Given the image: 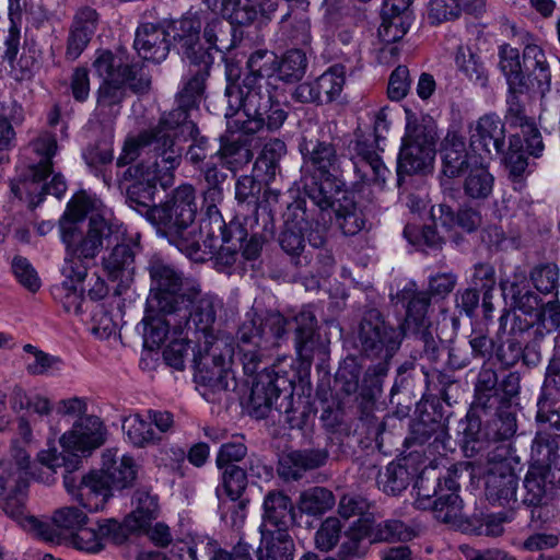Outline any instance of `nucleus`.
Wrapping results in <instances>:
<instances>
[{
    "mask_svg": "<svg viewBox=\"0 0 560 560\" xmlns=\"http://www.w3.org/2000/svg\"><path fill=\"white\" fill-rule=\"evenodd\" d=\"M290 329L294 330L296 353L303 363L311 364L316 354H325L326 347L316 332V316L310 307H303L290 319L278 312L264 317L248 312L236 334L237 358L244 373L255 374L262 361V349L278 345Z\"/></svg>",
    "mask_w": 560,
    "mask_h": 560,
    "instance_id": "f257e3e1",
    "label": "nucleus"
},
{
    "mask_svg": "<svg viewBox=\"0 0 560 560\" xmlns=\"http://www.w3.org/2000/svg\"><path fill=\"white\" fill-rule=\"evenodd\" d=\"M197 203L195 188L190 184L178 186L164 202L154 205L148 213V222L156 234L167 240L178 250L192 259H202L201 238L207 232L205 219L200 225L195 222Z\"/></svg>",
    "mask_w": 560,
    "mask_h": 560,
    "instance_id": "f03ea898",
    "label": "nucleus"
},
{
    "mask_svg": "<svg viewBox=\"0 0 560 560\" xmlns=\"http://www.w3.org/2000/svg\"><path fill=\"white\" fill-rule=\"evenodd\" d=\"M521 376L509 372L499 378L495 370L481 366L474 387V409L493 417L485 425V438L492 442H510L517 430L513 400L521 389Z\"/></svg>",
    "mask_w": 560,
    "mask_h": 560,
    "instance_id": "7ed1b4c3",
    "label": "nucleus"
},
{
    "mask_svg": "<svg viewBox=\"0 0 560 560\" xmlns=\"http://www.w3.org/2000/svg\"><path fill=\"white\" fill-rule=\"evenodd\" d=\"M191 106H177L163 115L159 125L140 133L138 138L127 140L122 152L117 159V166L122 167L142 154L156 153L162 156L164 167L175 170L182 161V148L176 145L175 138L184 133L197 132V126L189 119Z\"/></svg>",
    "mask_w": 560,
    "mask_h": 560,
    "instance_id": "20e7f679",
    "label": "nucleus"
},
{
    "mask_svg": "<svg viewBox=\"0 0 560 560\" xmlns=\"http://www.w3.org/2000/svg\"><path fill=\"white\" fill-rule=\"evenodd\" d=\"M105 440L106 428L98 417L85 416L77 419L72 428L59 439L63 452H58L56 446L38 452L37 462L48 471L35 474V478L47 486L55 483L58 469L63 468L68 472L77 471L82 464L79 453L90 454L102 446Z\"/></svg>",
    "mask_w": 560,
    "mask_h": 560,
    "instance_id": "39448f33",
    "label": "nucleus"
},
{
    "mask_svg": "<svg viewBox=\"0 0 560 560\" xmlns=\"http://www.w3.org/2000/svg\"><path fill=\"white\" fill-rule=\"evenodd\" d=\"M59 236L65 247L61 275L65 278L85 279L89 261L103 249L104 241L112 234L108 222L100 215H93L89 222L59 220Z\"/></svg>",
    "mask_w": 560,
    "mask_h": 560,
    "instance_id": "423d86ee",
    "label": "nucleus"
},
{
    "mask_svg": "<svg viewBox=\"0 0 560 560\" xmlns=\"http://www.w3.org/2000/svg\"><path fill=\"white\" fill-rule=\"evenodd\" d=\"M405 135L397 158V184L405 176L418 174L431 166L435 156L436 124L429 115L417 116L407 110Z\"/></svg>",
    "mask_w": 560,
    "mask_h": 560,
    "instance_id": "0eeeda50",
    "label": "nucleus"
},
{
    "mask_svg": "<svg viewBox=\"0 0 560 560\" xmlns=\"http://www.w3.org/2000/svg\"><path fill=\"white\" fill-rule=\"evenodd\" d=\"M173 171L164 167L162 156L156 153L129 166L120 179L121 185L131 182L125 187L128 206L148 219V213L153 208L156 184L168 186L173 179Z\"/></svg>",
    "mask_w": 560,
    "mask_h": 560,
    "instance_id": "6e6552de",
    "label": "nucleus"
},
{
    "mask_svg": "<svg viewBox=\"0 0 560 560\" xmlns=\"http://www.w3.org/2000/svg\"><path fill=\"white\" fill-rule=\"evenodd\" d=\"M298 148L302 168L310 176L340 173L341 155L336 143L324 132L323 125L312 120L303 122Z\"/></svg>",
    "mask_w": 560,
    "mask_h": 560,
    "instance_id": "1a4fd4ad",
    "label": "nucleus"
},
{
    "mask_svg": "<svg viewBox=\"0 0 560 560\" xmlns=\"http://www.w3.org/2000/svg\"><path fill=\"white\" fill-rule=\"evenodd\" d=\"M183 330L196 335L199 348L213 345L223 340L213 332L217 319L215 299L208 294H201L196 287L187 289V294L174 306Z\"/></svg>",
    "mask_w": 560,
    "mask_h": 560,
    "instance_id": "9d476101",
    "label": "nucleus"
},
{
    "mask_svg": "<svg viewBox=\"0 0 560 560\" xmlns=\"http://www.w3.org/2000/svg\"><path fill=\"white\" fill-rule=\"evenodd\" d=\"M405 335L404 326L390 325L378 310L371 308L360 320L357 340L365 357L390 360L400 348Z\"/></svg>",
    "mask_w": 560,
    "mask_h": 560,
    "instance_id": "9b49d317",
    "label": "nucleus"
},
{
    "mask_svg": "<svg viewBox=\"0 0 560 560\" xmlns=\"http://www.w3.org/2000/svg\"><path fill=\"white\" fill-rule=\"evenodd\" d=\"M203 350L205 354L199 350L192 357L196 383L213 394L226 392L231 384L235 387V377L231 370L234 350L228 340L203 346Z\"/></svg>",
    "mask_w": 560,
    "mask_h": 560,
    "instance_id": "f8f14e48",
    "label": "nucleus"
},
{
    "mask_svg": "<svg viewBox=\"0 0 560 560\" xmlns=\"http://www.w3.org/2000/svg\"><path fill=\"white\" fill-rule=\"evenodd\" d=\"M21 49V25L0 24V58L18 82L31 80L42 67V50L35 43H25Z\"/></svg>",
    "mask_w": 560,
    "mask_h": 560,
    "instance_id": "ddd939ff",
    "label": "nucleus"
},
{
    "mask_svg": "<svg viewBox=\"0 0 560 560\" xmlns=\"http://www.w3.org/2000/svg\"><path fill=\"white\" fill-rule=\"evenodd\" d=\"M244 90H246L244 81L241 85L229 84L226 86L228 109L224 116L226 118L238 116L234 122L237 129L245 133H256L264 128L269 131L278 130L288 116L282 105L276 104L271 108L267 107L252 113L247 109V93Z\"/></svg>",
    "mask_w": 560,
    "mask_h": 560,
    "instance_id": "4468645a",
    "label": "nucleus"
},
{
    "mask_svg": "<svg viewBox=\"0 0 560 560\" xmlns=\"http://www.w3.org/2000/svg\"><path fill=\"white\" fill-rule=\"evenodd\" d=\"M278 56L267 49L254 51L248 60V73L244 77V90L247 93V109L257 113L258 109L271 108L279 102L273 101L269 89L270 79L278 77Z\"/></svg>",
    "mask_w": 560,
    "mask_h": 560,
    "instance_id": "2eb2a0df",
    "label": "nucleus"
},
{
    "mask_svg": "<svg viewBox=\"0 0 560 560\" xmlns=\"http://www.w3.org/2000/svg\"><path fill=\"white\" fill-rule=\"evenodd\" d=\"M150 279L149 307L171 310L187 294L183 275L160 257L153 256L147 267Z\"/></svg>",
    "mask_w": 560,
    "mask_h": 560,
    "instance_id": "dca6fc26",
    "label": "nucleus"
},
{
    "mask_svg": "<svg viewBox=\"0 0 560 560\" xmlns=\"http://www.w3.org/2000/svg\"><path fill=\"white\" fill-rule=\"evenodd\" d=\"M428 479L421 475L417 482L418 498L416 504L419 509H432L434 517L443 523H454L462 512V500L457 493L458 485L454 478L447 477L442 486L440 478H435L436 486H433L432 499L428 487L424 485Z\"/></svg>",
    "mask_w": 560,
    "mask_h": 560,
    "instance_id": "f3484780",
    "label": "nucleus"
},
{
    "mask_svg": "<svg viewBox=\"0 0 560 560\" xmlns=\"http://www.w3.org/2000/svg\"><path fill=\"white\" fill-rule=\"evenodd\" d=\"M30 150L35 154L36 163L30 165L27 178L33 184H40L44 194L60 198L66 189V180L61 174H55L50 182L46 179L52 174V158L57 153L58 144L55 135L49 131L40 132L31 143Z\"/></svg>",
    "mask_w": 560,
    "mask_h": 560,
    "instance_id": "a211bd4d",
    "label": "nucleus"
},
{
    "mask_svg": "<svg viewBox=\"0 0 560 560\" xmlns=\"http://www.w3.org/2000/svg\"><path fill=\"white\" fill-rule=\"evenodd\" d=\"M413 530L399 520H387L375 524L371 518L357 520L346 533L342 550L348 555H358L359 545L363 538H370L371 542L410 540Z\"/></svg>",
    "mask_w": 560,
    "mask_h": 560,
    "instance_id": "6ab92c4d",
    "label": "nucleus"
},
{
    "mask_svg": "<svg viewBox=\"0 0 560 560\" xmlns=\"http://www.w3.org/2000/svg\"><path fill=\"white\" fill-rule=\"evenodd\" d=\"M63 486L90 512L103 510L114 490L101 470H92L79 479L73 472L63 469Z\"/></svg>",
    "mask_w": 560,
    "mask_h": 560,
    "instance_id": "aec40b11",
    "label": "nucleus"
},
{
    "mask_svg": "<svg viewBox=\"0 0 560 560\" xmlns=\"http://www.w3.org/2000/svg\"><path fill=\"white\" fill-rule=\"evenodd\" d=\"M200 177L203 179L206 187L203 189V202L206 206L205 226H209L210 236L217 237L222 235V229L226 228V223L218 209V205L223 201V185L228 179V174L223 171L221 163L208 161L207 164L198 168Z\"/></svg>",
    "mask_w": 560,
    "mask_h": 560,
    "instance_id": "412c9836",
    "label": "nucleus"
},
{
    "mask_svg": "<svg viewBox=\"0 0 560 560\" xmlns=\"http://www.w3.org/2000/svg\"><path fill=\"white\" fill-rule=\"evenodd\" d=\"M529 328L514 312L504 308L499 317L493 355L503 366L515 365L523 357V334Z\"/></svg>",
    "mask_w": 560,
    "mask_h": 560,
    "instance_id": "4be33fe9",
    "label": "nucleus"
},
{
    "mask_svg": "<svg viewBox=\"0 0 560 560\" xmlns=\"http://www.w3.org/2000/svg\"><path fill=\"white\" fill-rule=\"evenodd\" d=\"M30 469L31 455L25 448V442H13L10 455L8 457H0V498L8 490H15L18 492L27 490L28 476L38 481L34 475L48 471L43 465L32 471Z\"/></svg>",
    "mask_w": 560,
    "mask_h": 560,
    "instance_id": "5701e85b",
    "label": "nucleus"
},
{
    "mask_svg": "<svg viewBox=\"0 0 560 560\" xmlns=\"http://www.w3.org/2000/svg\"><path fill=\"white\" fill-rule=\"evenodd\" d=\"M350 152L357 177L354 187L359 189L360 185H368L383 189L392 173L375 151L374 144L357 139Z\"/></svg>",
    "mask_w": 560,
    "mask_h": 560,
    "instance_id": "b1692460",
    "label": "nucleus"
},
{
    "mask_svg": "<svg viewBox=\"0 0 560 560\" xmlns=\"http://www.w3.org/2000/svg\"><path fill=\"white\" fill-rule=\"evenodd\" d=\"M308 225L306 209L303 201L290 205L284 213V224L278 236L281 249L292 258L295 266H303L310 262L304 253V231Z\"/></svg>",
    "mask_w": 560,
    "mask_h": 560,
    "instance_id": "393cba45",
    "label": "nucleus"
},
{
    "mask_svg": "<svg viewBox=\"0 0 560 560\" xmlns=\"http://www.w3.org/2000/svg\"><path fill=\"white\" fill-rule=\"evenodd\" d=\"M25 498L26 490L19 492L15 490H8L0 503V506L4 514L15 521L23 529L32 533L46 542L59 544L60 534L48 523V521L39 520L26 513Z\"/></svg>",
    "mask_w": 560,
    "mask_h": 560,
    "instance_id": "a878e982",
    "label": "nucleus"
},
{
    "mask_svg": "<svg viewBox=\"0 0 560 560\" xmlns=\"http://www.w3.org/2000/svg\"><path fill=\"white\" fill-rule=\"evenodd\" d=\"M522 58L524 86L518 91H529L533 95L545 97L551 89V69L545 50L536 44H528L523 49Z\"/></svg>",
    "mask_w": 560,
    "mask_h": 560,
    "instance_id": "bb28decb",
    "label": "nucleus"
},
{
    "mask_svg": "<svg viewBox=\"0 0 560 560\" xmlns=\"http://www.w3.org/2000/svg\"><path fill=\"white\" fill-rule=\"evenodd\" d=\"M207 3L231 24L241 26L250 25L259 15L269 19L278 8V0H207Z\"/></svg>",
    "mask_w": 560,
    "mask_h": 560,
    "instance_id": "cd10ccee",
    "label": "nucleus"
},
{
    "mask_svg": "<svg viewBox=\"0 0 560 560\" xmlns=\"http://www.w3.org/2000/svg\"><path fill=\"white\" fill-rule=\"evenodd\" d=\"M173 46L185 62L199 60L201 52L211 55L200 43L201 21L196 15H184L165 25Z\"/></svg>",
    "mask_w": 560,
    "mask_h": 560,
    "instance_id": "c85d7f7f",
    "label": "nucleus"
},
{
    "mask_svg": "<svg viewBox=\"0 0 560 560\" xmlns=\"http://www.w3.org/2000/svg\"><path fill=\"white\" fill-rule=\"evenodd\" d=\"M470 148L477 159L482 154H503L505 152V128L495 114L481 116L470 131Z\"/></svg>",
    "mask_w": 560,
    "mask_h": 560,
    "instance_id": "c756f323",
    "label": "nucleus"
},
{
    "mask_svg": "<svg viewBox=\"0 0 560 560\" xmlns=\"http://www.w3.org/2000/svg\"><path fill=\"white\" fill-rule=\"evenodd\" d=\"M140 327H142L144 347L150 350L160 348L171 330L175 336L184 334L174 307L161 310L160 307H149L147 305L144 316L138 325V329Z\"/></svg>",
    "mask_w": 560,
    "mask_h": 560,
    "instance_id": "7c9ffc66",
    "label": "nucleus"
},
{
    "mask_svg": "<svg viewBox=\"0 0 560 560\" xmlns=\"http://www.w3.org/2000/svg\"><path fill=\"white\" fill-rule=\"evenodd\" d=\"M100 15L91 7L77 10L69 27L65 57L69 61L77 60L86 49L97 30Z\"/></svg>",
    "mask_w": 560,
    "mask_h": 560,
    "instance_id": "2f4dec72",
    "label": "nucleus"
},
{
    "mask_svg": "<svg viewBox=\"0 0 560 560\" xmlns=\"http://www.w3.org/2000/svg\"><path fill=\"white\" fill-rule=\"evenodd\" d=\"M206 234L201 238V250L203 254H217L218 258L225 265H233L238 255V247L236 243H242L246 240L248 231L240 224V221L232 220L226 228L222 229V235L217 237L210 236L209 226Z\"/></svg>",
    "mask_w": 560,
    "mask_h": 560,
    "instance_id": "473e14b6",
    "label": "nucleus"
},
{
    "mask_svg": "<svg viewBox=\"0 0 560 560\" xmlns=\"http://www.w3.org/2000/svg\"><path fill=\"white\" fill-rule=\"evenodd\" d=\"M293 523L294 506L291 499L281 491L267 493L264 500L262 524L260 525L262 537L272 533L285 535Z\"/></svg>",
    "mask_w": 560,
    "mask_h": 560,
    "instance_id": "72a5a7b5",
    "label": "nucleus"
},
{
    "mask_svg": "<svg viewBox=\"0 0 560 560\" xmlns=\"http://www.w3.org/2000/svg\"><path fill=\"white\" fill-rule=\"evenodd\" d=\"M281 384H285V377H280L273 370L264 369L257 374L250 390V413L257 419L268 416L273 404L280 397Z\"/></svg>",
    "mask_w": 560,
    "mask_h": 560,
    "instance_id": "f704fd0d",
    "label": "nucleus"
},
{
    "mask_svg": "<svg viewBox=\"0 0 560 560\" xmlns=\"http://www.w3.org/2000/svg\"><path fill=\"white\" fill-rule=\"evenodd\" d=\"M168 37L165 25L144 23L137 28L133 47L142 59L160 63L170 52Z\"/></svg>",
    "mask_w": 560,
    "mask_h": 560,
    "instance_id": "c9c22d12",
    "label": "nucleus"
},
{
    "mask_svg": "<svg viewBox=\"0 0 560 560\" xmlns=\"http://www.w3.org/2000/svg\"><path fill=\"white\" fill-rule=\"evenodd\" d=\"M139 466L130 455H119L118 450L107 448L102 454L101 471L114 490H124L133 486Z\"/></svg>",
    "mask_w": 560,
    "mask_h": 560,
    "instance_id": "e433bc0d",
    "label": "nucleus"
},
{
    "mask_svg": "<svg viewBox=\"0 0 560 560\" xmlns=\"http://www.w3.org/2000/svg\"><path fill=\"white\" fill-rule=\"evenodd\" d=\"M328 452L322 448L292 451L279 459L278 474L285 480H299L308 470L317 469L326 464Z\"/></svg>",
    "mask_w": 560,
    "mask_h": 560,
    "instance_id": "4c0bfd02",
    "label": "nucleus"
},
{
    "mask_svg": "<svg viewBox=\"0 0 560 560\" xmlns=\"http://www.w3.org/2000/svg\"><path fill=\"white\" fill-rule=\"evenodd\" d=\"M486 471L485 495L492 505L511 506L517 502L518 476L513 468Z\"/></svg>",
    "mask_w": 560,
    "mask_h": 560,
    "instance_id": "58836bf2",
    "label": "nucleus"
},
{
    "mask_svg": "<svg viewBox=\"0 0 560 560\" xmlns=\"http://www.w3.org/2000/svg\"><path fill=\"white\" fill-rule=\"evenodd\" d=\"M212 62V55H205L203 52L199 56V60L187 62L188 72L184 79L183 88L177 94L176 104L198 107Z\"/></svg>",
    "mask_w": 560,
    "mask_h": 560,
    "instance_id": "ea45409f",
    "label": "nucleus"
},
{
    "mask_svg": "<svg viewBox=\"0 0 560 560\" xmlns=\"http://www.w3.org/2000/svg\"><path fill=\"white\" fill-rule=\"evenodd\" d=\"M311 177L312 183L305 187L306 195L323 212L336 208L342 195L349 194L339 173Z\"/></svg>",
    "mask_w": 560,
    "mask_h": 560,
    "instance_id": "a19ab883",
    "label": "nucleus"
},
{
    "mask_svg": "<svg viewBox=\"0 0 560 560\" xmlns=\"http://www.w3.org/2000/svg\"><path fill=\"white\" fill-rule=\"evenodd\" d=\"M219 469L221 470L222 483L221 487L217 488V495L221 498L222 492H224L232 501L240 499L245 491L247 476L260 478L262 471H267L265 465H261L259 460L254 463L252 458L245 463V468L237 465H228Z\"/></svg>",
    "mask_w": 560,
    "mask_h": 560,
    "instance_id": "79ce46f5",
    "label": "nucleus"
},
{
    "mask_svg": "<svg viewBox=\"0 0 560 560\" xmlns=\"http://www.w3.org/2000/svg\"><path fill=\"white\" fill-rule=\"evenodd\" d=\"M442 172L448 178L458 177L471 166V155L466 149L465 138L457 131H448L441 148Z\"/></svg>",
    "mask_w": 560,
    "mask_h": 560,
    "instance_id": "37998d69",
    "label": "nucleus"
},
{
    "mask_svg": "<svg viewBox=\"0 0 560 560\" xmlns=\"http://www.w3.org/2000/svg\"><path fill=\"white\" fill-rule=\"evenodd\" d=\"M555 488V472L551 468L530 466L524 479L525 494L522 502L527 506L542 505Z\"/></svg>",
    "mask_w": 560,
    "mask_h": 560,
    "instance_id": "c03bdc74",
    "label": "nucleus"
},
{
    "mask_svg": "<svg viewBox=\"0 0 560 560\" xmlns=\"http://www.w3.org/2000/svg\"><path fill=\"white\" fill-rule=\"evenodd\" d=\"M241 131L237 136L220 138L218 161L222 167L237 172L253 159L252 144L248 136Z\"/></svg>",
    "mask_w": 560,
    "mask_h": 560,
    "instance_id": "a18cd8bd",
    "label": "nucleus"
},
{
    "mask_svg": "<svg viewBox=\"0 0 560 560\" xmlns=\"http://www.w3.org/2000/svg\"><path fill=\"white\" fill-rule=\"evenodd\" d=\"M395 299L407 307L405 322L400 325L404 326L405 332L406 326L409 327L411 323L417 329L427 326V313L431 303L428 292L417 291L416 284L410 282L397 292Z\"/></svg>",
    "mask_w": 560,
    "mask_h": 560,
    "instance_id": "49530a36",
    "label": "nucleus"
},
{
    "mask_svg": "<svg viewBox=\"0 0 560 560\" xmlns=\"http://www.w3.org/2000/svg\"><path fill=\"white\" fill-rule=\"evenodd\" d=\"M137 245L127 243L117 244L103 257L102 264L105 272L112 280L129 281L135 272Z\"/></svg>",
    "mask_w": 560,
    "mask_h": 560,
    "instance_id": "de8ad7c7",
    "label": "nucleus"
},
{
    "mask_svg": "<svg viewBox=\"0 0 560 560\" xmlns=\"http://www.w3.org/2000/svg\"><path fill=\"white\" fill-rule=\"evenodd\" d=\"M277 42L283 47H308L312 43L310 19L302 13L283 16L277 32Z\"/></svg>",
    "mask_w": 560,
    "mask_h": 560,
    "instance_id": "09e8293b",
    "label": "nucleus"
},
{
    "mask_svg": "<svg viewBox=\"0 0 560 560\" xmlns=\"http://www.w3.org/2000/svg\"><path fill=\"white\" fill-rule=\"evenodd\" d=\"M332 210L336 223L345 235L353 236L364 229L366 217L350 194H343Z\"/></svg>",
    "mask_w": 560,
    "mask_h": 560,
    "instance_id": "8fccbe9b",
    "label": "nucleus"
},
{
    "mask_svg": "<svg viewBox=\"0 0 560 560\" xmlns=\"http://www.w3.org/2000/svg\"><path fill=\"white\" fill-rule=\"evenodd\" d=\"M464 182L465 195L475 200L487 199L493 190L494 177L477 155H471V166Z\"/></svg>",
    "mask_w": 560,
    "mask_h": 560,
    "instance_id": "3c124183",
    "label": "nucleus"
},
{
    "mask_svg": "<svg viewBox=\"0 0 560 560\" xmlns=\"http://www.w3.org/2000/svg\"><path fill=\"white\" fill-rule=\"evenodd\" d=\"M478 412L480 410L474 409V402L471 404V411L467 413L464 420L459 422V432L462 433V448L466 457H478L483 450V441L481 438L485 436V428L481 425V418Z\"/></svg>",
    "mask_w": 560,
    "mask_h": 560,
    "instance_id": "603ef678",
    "label": "nucleus"
},
{
    "mask_svg": "<svg viewBox=\"0 0 560 560\" xmlns=\"http://www.w3.org/2000/svg\"><path fill=\"white\" fill-rule=\"evenodd\" d=\"M135 510L127 516V524L139 525L145 530L159 512L158 497L148 488H139L133 494Z\"/></svg>",
    "mask_w": 560,
    "mask_h": 560,
    "instance_id": "864d4df0",
    "label": "nucleus"
},
{
    "mask_svg": "<svg viewBox=\"0 0 560 560\" xmlns=\"http://www.w3.org/2000/svg\"><path fill=\"white\" fill-rule=\"evenodd\" d=\"M480 456L477 462L481 464V458L485 456L486 458V471H502L503 467L513 468L516 471L518 466V459L513 454V450L510 442H492L487 441L483 444L482 452L478 455Z\"/></svg>",
    "mask_w": 560,
    "mask_h": 560,
    "instance_id": "5fc2aeb1",
    "label": "nucleus"
},
{
    "mask_svg": "<svg viewBox=\"0 0 560 560\" xmlns=\"http://www.w3.org/2000/svg\"><path fill=\"white\" fill-rule=\"evenodd\" d=\"M436 212L440 213L439 220L445 226L457 224L464 231L471 233L475 232L482 223V217L477 209L471 207H464L454 214L452 208L446 205H439L438 208H432V217L436 218Z\"/></svg>",
    "mask_w": 560,
    "mask_h": 560,
    "instance_id": "6e6d98bb",
    "label": "nucleus"
},
{
    "mask_svg": "<svg viewBox=\"0 0 560 560\" xmlns=\"http://www.w3.org/2000/svg\"><path fill=\"white\" fill-rule=\"evenodd\" d=\"M83 159L90 171L97 177H102L106 186H109L110 176L106 174V166L113 161V144L108 140H100L90 144L83 151Z\"/></svg>",
    "mask_w": 560,
    "mask_h": 560,
    "instance_id": "4d7b16f0",
    "label": "nucleus"
},
{
    "mask_svg": "<svg viewBox=\"0 0 560 560\" xmlns=\"http://www.w3.org/2000/svg\"><path fill=\"white\" fill-rule=\"evenodd\" d=\"M294 545L289 534L272 533L261 536V545L256 550L259 560H293Z\"/></svg>",
    "mask_w": 560,
    "mask_h": 560,
    "instance_id": "13d9d810",
    "label": "nucleus"
},
{
    "mask_svg": "<svg viewBox=\"0 0 560 560\" xmlns=\"http://www.w3.org/2000/svg\"><path fill=\"white\" fill-rule=\"evenodd\" d=\"M233 32L234 25L230 21L226 22L218 16L212 18L207 22L203 30V37L209 44L207 49L209 51L211 48L218 51L230 50L236 44Z\"/></svg>",
    "mask_w": 560,
    "mask_h": 560,
    "instance_id": "bf43d9fd",
    "label": "nucleus"
},
{
    "mask_svg": "<svg viewBox=\"0 0 560 560\" xmlns=\"http://www.w3.org/2000/svg\"><path fill=\"white\" fill-rule=\"evenodd\" d=\"M122 431L128 441L136 447H147L161 441V438L152 429L151 422L142 419L139 413L130 415L124 419Z\"/></svg>",
    "mask_w": 560,
    "mask_h": 560,
    "instance_id": "052dcab7",
    "label": "nucleus"
},
{
    "mask_svg": "<svg viewBox=\"0 0 560 560\" xmlns=\"http://www.w3.org/2000/svg\"><path fill=\"white\" fill-rule=\"evenodd\" d=\"M320 104H328L335 101L341 93L345 84V67L341 65L331 66L314 80Z\"/></svg>",
    "mask_w": 560,
    "mask_h": 560,
    "instance_id": "680f3d73",
    "label": "nucleus"
},
{
    "mask_svg": "<svg viewBox=\"0 0 560 560\" xmlns=\"http://www.w3.org/2000/svg\"><path fill=\"white\" fill-rule=\"evenodd\" d=\"M559 439L551 435V432L539 430L532 444L530 466H545L551 468L558 458Z\"/></svg>",
    "mask_w": 560,
    "mask_h": 560,
    "instance_id": "e2e57ef3",
    "label": "nucleus"
},
{
    "mask_svg": "<svg viewBox=\"0 0 560 560\" xmlns=\"http://www.w3.org/2000/svg\"><path fill=\"white\" fill-rule=\"evenodd\" d=\"M298 505L302 513L319 516L332 509L335 497L324 487H313L301 493Z\"/></svg>",
    "mask_w": 560,
    "mask_h": 560,
    "instance_id": "0e129e2a",
    "label": "nucleus"
},
{
    "mask_svg": "<svg viewBox=\"0 0 560 560\" xmlns=\"http://www.w3.org/2000/svg\"><path fill=\"white\" fill-rule=\"evenodd\" d=\"M499 67L506 79L508 85L513 91L524 86L522 81L523 60L517 48L504 44L499 50Z\"/></svg>",
    "mask_w": 560,
    "mask_h": 560,
    "instance_id": "69168bd1",
    "label": "nucleus"
},
{
    "mask_svg": "<svg viewBox=\"0 0 560 560\" xmlns=\"http://www.w3.org/2000/svg\"><path fill=\"white\" fill-rule=\"evenodd\" d=\"M307 68L306 51L302 48L289 49L279 60L278 79L287 82L300 81Z\"/></svg>",
    "mask_w": 560,
    "mask_h": 560,
    "instance_id": "338daca9",
    "label": "nucleus"
},
{
    "mask_svg": "<svg viewBox=\"0 0 560 560\" xmlns=\"http://www.w3.org/2000/svg\"><path fill=\"white\" fill-rule=\"evenodd\" d=\"M455 63L471 82L480 86H486L488 75L483 63L469 47L458 46L455 54Z\"/></svg>",
    "mask_w": 560,
    "mask_h": 560,
    "instance_id": "774afa93",
    "label": "nucleus"
}]
</instances>
